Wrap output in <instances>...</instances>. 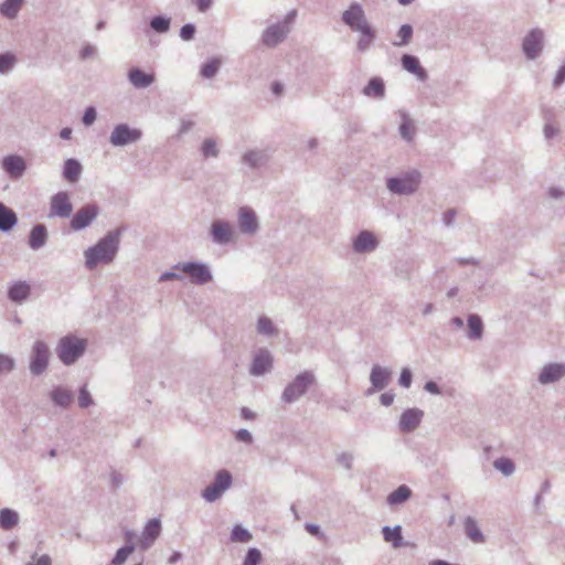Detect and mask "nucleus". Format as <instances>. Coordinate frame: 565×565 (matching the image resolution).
I'll list each match as a JSON object with an SVG mask.
<instances>
[{
    "label": "nucleus",
    "instance_id": "nucleus-42",
    "mask_svg": "<svg viewBox=\"0 0 565 565\" xmlns=\"http://www.w3.org/2000/svg\"><path fill=\"white\" fill-rule=\"evenodd\" d=\"M493 467L500 471L503 476H512L515 471L514 462L507 457H500L493 461Z\"/></svg>",
    "mask_w": 565,
    "mask_h": 565
},
{
    "label": "nucleus",
    "instance_id": "nucleus-37",
    "mask_svg": "<svg viewBox=\"0 0 565 565\" xmlns=\"http://www.w3.org/2000/svg\"><path fill=\"white\" fill-rule=\"evenodd\" d=\"M412 497V490L406 484L399 486L391 492L386 499L388 505H398L406 502Z\"/></svg>",
    "mask_w": 565,
    "mask_h": 565
},
{
    "label": "nucleus",
    "instance_id": "nucleus-40",
    "mask_svg": "<svg viewBox=\"0 0 565 565\" xmlns=\"http://www.w3.org/2000/svg\"><path fill=\"white\" fill-rule=\"evenodd\" d=\"M19 522V514L11 509H2L0 511V527L3 530H11Z\"/></svg>",
    "mask_w": 565,
    "mask_h": 565
},
{
    "label": "nucleus",
    "instance_id": "nucleus-28",
    "mask_svg": "<svg viewBox=\"0 0 565 565\" xmlns=\"http://www.w3.org/2000/svg\"><path fill=\"white\" fill-rule=\"evenodd\" d=\"M362 94L369 98L383 99L385 97V83L379 76L372 77L362 89Z\"/></svg>",
    "mask_w": 565,
    "mask_h": 565
},
{
    "label": "nucleus",
    "instance_id": "nucleus-18",
    "mask_svg": "<svg viewBox=\"0 0 565 565\" xmlns=\"http://www.w3.org/2000/svg\"><path fill=\"white\" fill-rule=\"evenodd\" d=\"M565 377V363L562 362H552L545 364L539 375L537 382L541 385H548L559 382Z\"/></svg>",
    "mask_w": 565,
    "mask_h": 565
},
{
    "label": "nucleus",
    "instance_id": "nucleus-34",
    "mask_svg": "<svg viewBox=\"0 0 565 565\" xmlns=\"http://www.w3.org/2000/svg\"><path fill=\"white\" fill-rule=\"evenodd\" d=\"M17 223L18 217L14 211L0 202V232L11 231Z\"/></svg>",
    "mask_w": 565,
    "mask_h": 565
},
{
    "label": "nucleus",
    "instance_id": "nucleus-50",
    "mask_svg": "<svg viewBox=\"0 0 565 565\" xmlns=\"http://www.w3.org/2000/svg\"><path fill=\"white\" fill-rule=\"evenodd\" d=\"M262 552L256 547L248 548L243 565H258L262 561Z\"/></svg>",
    "mask_w": 565,
    "mask_h": 565
},
{
    "label": "nucleus",
    "instance_id": "nucleus-36",
    "mask_svg": "<svg viewBox=\"0 0 565 565\" xmlns=\"http://www.w3.org/2000/svg\"><path fill=\"white\" fill-rule=\"evenodd\" d=\"M465 525V533L466 535L473 542V543H483L484 542V535L480 531L477 521L467 516L463 522Z\"/></svg>",
    "mask_w": 565,
    "mask_h": 565
},
{
    "label": "nucleus",
    "instance_id": "nucleus-24",
    "mask_svg": "<svg viewBox=\"0 0 565 565\" xmlns=\"http://www.w3.org/2000/svg\"><path fill=\"white\" fill-rule=\"evenodd\" d=\"M270 159V153L265 149L247 150L243 157L242 162L252 169L264 167Z\"/></svg>",
    "mask_w": 565,
    "mask_h": 565
},
{
    "label": "nucleus",
    "instance_id": "nucleus-8",
    "mask_svg": "<svg viewBox=\"0 0 565 565\" xmlns=\"http://www.w3.org/2000/svg\"><path fill=\"white\" fill-rule=\"evenodd\" d=\"M50 356L49 345L42 340H36L32 345L30 354L29 370L31 374L35 376L43 374L49 366Z\"/></svg>",
    "mask_w": 565,
    "mask_h": 565
},
{
    "label": "nucleus",
    "instance_id": "nucleus-22",
    "mask_svg": "<svg viewBox=\"0 0 565 565\" xmlns=\"http://www.w3.org/2000/svg\"><path fill=\"white\" fill-rule=\"evenodd\" d=\"M161 532V523L158 519H151L147 522L143 527L140 537V547L142 550H148L154 541L158 539Z\"/></svg>",
    "mask_w": 565,
    "mask_h": 565
},
{
    "label": "nucleus",
    "instance_id": "nucleus-11",
    "mask_svg": "<svg viewBox=\"0 0 565 565\" xmlns=\"http://www.w3.org/2000/svg\"><path fill=\"white\" fill-rule=\"evenodd\" d=\"M210 235L212 242L217 245L234 243L237 236L234 227L224 220H216L211 224Z\"/></svg>",
    "mask_w": 565,
    "mask_h": 565
},
{
    "label": "nucleus",
    "instance_id": "nucleus-51",
    "mask_svg": "<svg viewBox=\"0 0 565 565\" xmlns=\"http://www.w3.org/2000/svg\"><path fill=\"white\" fill-rule=\"evenodd\" d=\"M94 404V399L89 391L87 390V385H83L78 392V406L81 408H87Z\"/></svg>",
    "mask_w": 565,
    "mask_h": 565
},
{
    "label": "nucleus",
    "instance_id": "nucleus-6",
    "mask_svg": "<svg viewBox=\"0 0 565 565\" xmlns=\"http://www.w3.org/2000/svg\"><path fill=\"white\" fill-rule=\"evenodd\" d=\"M174 269L180 270L189 276L190 282L193 285H206L213 280L210 266L200 262H185L174 265Z\"/></svg>",
    "mask_w": 565,
    "mask_h": 565
},
{
    "label": "nucleus",
    "instance_id": "nucleus-27",
    "mask_svg": "<svg viewBox=\"0 0 565 565\" xmlns=\"http://www.w3.org/2000/svg\"><path fill=\"white\" fill-rule=\"evenodd\" d=\"M397 115L401 119L399 124V135L401 137L407 141L412 142L414 140L415 134H416V127L414 121L411 119L408 113L405 109L397 110Z\"/></svg>",
    "mask_w": 565,
    "mask_h": 565
},
{
    "label": "nucleus",
    "instance_id": "nucleus-47",
    "mask_svg": "<svg viewBox=\"0 0 565 565\" xmlns=\"http://www.w3.org/2000/svg\"><path fill=\"white\" fill-rule=\"evenodd\" d=\"M170 23H171V20L163 15H157L150 20L151 29L158 33L168 32L170 29Z\"/></svg>",
    "mask_w": 565,
    "mask_h": 565
},
{
    "label": "nucleus",
    "instance_id": "nucleus-59",
    "mask_svg": "<svg viewBox=\"0 0 565 565\" xmlns=\"http://www.w3.org/2000/svg\"><path fill=\"white\" fill-rule=\"evenodd\" d=\"M564 83H565V64L558 68L557 73L553 79V87L557 88L561 85H563Z\"/></svg>",
    "mask_w": 565,
    "mask_h": 565
},
{
    "label": "nucleus",
    "instance_id": "nucleus-43",
    "mask_svg": "<svg viewBox=\"0 0 565 565\" xmlns=\"http://www.w3.org/2000/svg\"><path fill=\"white\" fill-rule=\"evenodd\" d=\"M201 153L205 159L216 158L220 153L217 142L213 138H206L201 145Z\"/></svg>",
    "mask_w": 565,
    "mask_h": 565
},
{
    "label": "nucleus",
    "instance_id": "nucleus-16",
    "mask_svg": "<svg viewBox=\"0 0 565 565\" xmlns=\"http://www.w3.org/2000/svg\"><path fill=\"white\" fill-rule=\"evenodd\" d=\"M273 363L271 353L266 349H259L253 356L249 374L252 376H263L271 371Z\"/></svg>",
    "mask_w": 565,
    "mask_h": 565
},
{
    "label": "nucleus",
    "instance_id": "nucleus-64",
    "mask_svg": "<svg viewBox=\"0 0 565 565\" xmlns=\"http://www.w3.org/2000/svg\"><path fill=\"white\" fill-rule=\"evenodd\" d=\"M394 398H395V394L392 393V392H386V393H383L381 396H380V402L383 406H391L394 402Z\"/></svg>",
    "mask_w": 565,
    "mask_h": 565
},
{
    "label": "nucleus",
    "instance_id": "nucleus-4",
    "mask_svg": "<svg viewBox=\"0 0 565 565\" xmlns=\"http://www.w3.org/2000/svg\"><path fill=\"white\" fill-rule=\"evenodd\" d=\"M86 347L85 339L70 334L58 341L56 353L63 364L71 365L84 354Z\"/></svg>",
    "mask_w": 565,
    "mask_h": 565
},
{
    "label": "nucleus",
    "instance_id": "nucleus-21",
    "mask_svg": "<svg viewBox=\"0 0 565 565\" xmlns=\"http://www.w3.org/2000/svg\"><path fill=\"white\" fill-rule=\"evenodd\" d=\"M424 418V412L417 407L407 408L401 414L398 428L402 433L414 431Z\"/></svg>",
    "mask_w": 565,
    "mask_h": 565
},
{
    "label": "nucleus",
    "instance_id": "nucleus-20",
    "mask_svg": "<svg viewBox=\"0 0 565 565\" xmlns=\"http://www.w3.org/2000/svg\"><path fill=\"white\" fill-rule=\"evenodd\" d=\"M379 239L373 232L363 230L352 241V249L356 254H367L379 247Z\"/></svg>",
    "mask_w": 565,
    "mask_h": 565
},
{
    "label": "nucleus",
    "instance_id": "nucleus-58",
    "mask_svg": "<svg viewBox=\"0 0 565 565\" xmlns=\"http://www.w3.org/2000/svg\"><path fill=\"white\" fill-rule=\"evenodd\" d=\"M194 127V121L191 119H181L178 136L181 137L189 132Z\"/></svg>",
    "mask_w": 565,
    "mask_h": 565
},
{
    "label": "nucleus",
    "instance_id": "nucleus-2",
    "mask_svg": "<svg viewBox=\"0 0 565 565\" xmlns=\"http://www.w3.org/2000/svg\"><path fill=\"white\" fill-rule=\"evenodd\" d=\"M422 172L417 169L402 171L395 177L386 179L387 190L396 195H412L420 186Z\"/></svg>",
    "mask_w": 565,
    "mask_h": 565
},
{
    "label": "nucleus",
    "instance_id": "nucleus-3",
    "mask_svg": "<svg viewBox=\"0 0 565 565\" xmlns=\"http://www.w3.org/2000/svg\"><path fill=\"white\" fill-rule=\"evenodd\" d=\"M316 383L317 377L313 371L306 370L300 372L284 388L280 396L281 402L287 405L298 402Z\"/></svg>",
    "mask_w": 565,
    "mask_h": 565
},
{
    "label": "nucleus",
    "instance_id": "nucleus-61",
    "mask_svg": "<svg viewBox=\"0 0 565 565\" xmlns=\"http://www.w3.org/2000/svg\"><path fill=\"white\" fill-rule=\"evenodd\" d=\"M28 565H52L51 557L46 554L41 555L40 557L32 556V561L28 563Z\"/></svg>",
    "mask_w": 565,
    "mask_h": 565
},
{
    "label": "nucleus",
    "instance_id": "nucleus-1",
    "mask_svg": "<svg viewBox=\"0 0 565 565\" xmlns=\"http://www.w3.org/2000/svg\"><path fill=\"white\" fill-rule=\"evenodd\" d=\"M124 228H116L109 231L103 238H100L94 246L88 247L84 252L85 266L92 270L98 264L108 265L115 259L120 244V237Z\"/></svg>",
    "mask_w": 565,
    "mask_h": 565
},
{
    "label": "nucleus",
    "instance_id": "nucleus-38",
    "mask_svg": "<svg viewBox=\"0 0 565 565\" xmlns=\"http://www.w3.org/2000/svg\"><path fill=\"white\" fill-rule=\"evenodd\" d=\"M468 323V338L470 340H479L483 334V323L481 318L478 315L471 313L467 319Z\"/></svg>",
    "mask_w": 565,
    "mask_h": 565
},
{
    "label": "nucleus",
    "instance_id": "nucleus-29",
    "mask_svg": "<svg viewBox=\"0 0 565 565\" xmlns=\"http://www.w3.org/2000/svg\"><path fill=\"white\" fill-rule=\"evenodd\" d=\"M47 241V230L44 224H36L32 227L29 236V246L33 250L42 248Z\"/></svg>",
    "mask_w": 565,
    "mask_h": 565
},
{
    "label": "nucleus",
    "instance_id": "nucleus-63",
    "mask_svg": "<svg viewBox=\"0 0 565 565\" xmlns=\"http://www.w3.org/2000/svg\"><path fill=\"white\" fill-rule=\"evenodd\" d=\"M543 132L546 139H552L558 134V129L555 128L552 124H545Z\"/></svg>",
    "mask_w": 565,
    "mask_h": 565
},
{
    "label": "nucleus",
    "instance_id": "nucleus-55",
    "mask_svg": "<svg viewBox=\"0 0 565 565\" xmlns=\"http://www.w3.org/2000/svg\"><path fill=\"white\" fill-rule=\"evenodd\" d=\"M412 372L409 369L405 367L402 370L398 379V384L405 388H408L412 384Z\"/></svg>",
    "mask_w": 565,
    "mask_h": 565
},
{
    "label": "nucleus",
    "instance_id": "nucleus-5",
    "mask_svg": "<svg viewBox=\"0 0 565 565\" xmlns=\"http://www.w3.org/2000/svg\"><path fill=\"white\" fill-rule=\"evenodd\" d=\"M232 483L233 477L231 472L226 469L218 470L213 482L202 491L201 495L206 502L213 503L232 487Z\"/></svg>",
    "mask_w": 565,
    "mask_h": 565
},
{
    "label": "nucleus",
    "instance_id": "nucleus-9",
    "mask_svg": "<svg viewBox=\"0 0 565 565\" xmlns=\"http://www.w3.org/2000/svg\"><path fill=\"white\" fill-rule=\"evenodd\" d=\"M544 31L540 28L530 30L522 41V52L530 61L536 60L544 49Z\"/></svg>",
    "mask_w": 565,
    "mask_h": 565
},
{
    "label": "nucleus",
    "instance_id": "nucleus-60",
    "mask_svg": "<svg viewBox=\"0 0 565 565\" xmlns=\"http://www.w3.org/2000/svg\"><path fill=\"white\" fill-rule=\"evenodd\" d=\"M548 196L553 200H563L565 198V190L561 186H551L547 191Z\"/></svg>",
    "mask_w": 565,
    "mask_h": 565
},
{
    "label": "nucleus",
    "instance_id": "nucleus-35",
    "mask_svg": "<svg viewBox=\"0 0 565 565\" xmlns=\"http://www.w3.org/2000/svg\"><path fill=\"white\" fill-rule=\"evenodd\" d=\"M8 296L14 302H22L30 296V286L24 281H18L9 288Z\"/></svg>",
    "mask_w": 565,
    "mask_h": 565
},
{
    "label": "nucleus",
    "instance_id": "nucleus-13",
    "mask_svg": "<svg viewBox=\"0 0 565 565\" xmlns=\"http://www.w3.org/2000/svg\"><path fill=\"white\" fill-rule=\"evenodd\" d=\"M73 205L70 195L65 191L57 192L50 201V217L67 218L72 215Z\"/></svg>",
    "mask_w": 565,
    "mask_h": 565
},
{
    "label": "nucleus",
    "instance_id": "nucleus-25",
    "mask_svg": "<svg viewBox=\"0 0 565 565\" xmlns=\"http://www.w3.org/2000/svg\"><path fill=\"white\" fill-rule=\"evenodd\" d=\"M49 395L55 406L64 409L68 408L74 401L73 392L70 388L61 385L54 386L50 391Z\"/></svg>",
    "mask_w": 565,
    "mask_h": 565
},
{
    "label": "nucleus",
    "instance_id": "nucleus-12",
    "mask_svg": "<svg viewBox=\"0 0 565 565\" xmlns=\"http://www.w3.org/2000/svg\"><path fill=\"white\" fill-rule=\"evenodd\" d=\"M391 379V369L382 366L380 364H374L370 372L371 387L366 390L365 395L370 396L377 391L384 390L390 384Z\"/></svg>",
    "mask_w": 565,
    "mask_h": 565
},
{
    "label": "nucleus",
    "instance_id": "nucleus-10",
    "mask_svg": "<svg viewBox=\"0 0 565 565\" xmlns=\"http://www.w3.org/2000/svg\"><path fill=\"white\" fill-rule=\"evenodd\" d=\"M341 20L353 32H358L371 25L363 7L359 2H352L348 9L342 12Z\"/></svg>",
    "mask_w": 565,
    "mask_h": 565
},
{
    "label": "nucleus",
    "instance_id": "nucleus-52",
    "mask_svg": "<svg viewBox=\"0 0 565 565\" xmlns=\"http://www.w3.org/2000/svg\"><path fill=\"white\" fill-rule=\"evenodd\" d=\"M337 461L347 470H351L353 465V455L350 452H341L338 455Z\"/></svg>",
    "mask_w": 565,
    "mask_h": 565
},
{
    "label": "nucleus",
    "instance_id": "nucleus-23",
    "mask_svg": "<svg viewBox=\"0 0 565 565\" xmlns=\"http://www.w3.org/2000/svg\"><path fill=\"white\" fill-rule=\"evenodd\" d=\"M129 83L137 89L147 88L154 83V74L146 73L139 67H131L127 74Z\"/></svg>",
    "mask_w": 565,
    "mask_h": 565
},
{
    "label": "nucleus",
    "instance_id": "nucleus-41",
    "mask_svg": "<svg viewBox=\"0 0 565 565\" xmlns=\"http://www.w3.org/2000/svg\"><path fill=\"white\" fill-rule=\"evenodd\" d=\"M256 330L259 334L273 337L278 333L277 328L274 326L273 321L266 317L262 316L257 320Z\"/></svg>",
    "mask_w": 565,
    "mask_h": 565
},
{
    "label": "nucleus",
    "instance_id": "nucleus-48",
    "mask_svg": "<svg viewBox=\"0 0 565 565\" xmlns=\"http://www.w3.org/2000/svg\"><path fill=\"white\" fill-rule=\"evenodd\" d=\"M220 66V60L213 58L202 65L200 74L205 78H213L217 74Z\"/></svg>",
    "mask_w": 565,
    "mask_h": 565
},
{
    "label": "nucleus",
    "instance_id": "nucleus-19",
    "mask_svg": "<svg viewBox=\"0 0 565 565\" xmlns=\"http://www.w3.org/2000/svg\"><path fill=\"white\" fill-rule=\"evenodd\" d=\"M0 167L11 179L19 180L25 173L26 162L19 154H8L2 158Z\"/></svg>",
    "mask_w": 565,
    "mask_h": 565
},
{
    "label": "nucleus",
    "instance_id": "nucleus-39",
    "mask_svg": "<svg viewBox=\"0 0 565 565\" xmlns=\"http://www.w3.org/2000/svg\"><path fill=\"white\" fill-rule=\"evenodd\" d=\"M413 33H414V30L411 24L401 25L392 44L396 47H402V46L408 45L413 39Z\"/></svg>",
    "mask_w": 565,
    "mask_h": 565
},
{
    "label": "nucleus",
    "instance_id": "nucleus-17",
    "mask_svg": "<svg viewBox=\"0 0 565 565\" xmlns=\"http://www.w3.org/2000/svg\"><path fill=\"white\" fill-rule=\"evenodd\" d=\"M237 223L239 231L245 235L254 236L259 230L257 215L248 206L238 210Z\"/></svg>",
    "mask_w": 565,
    "mask_h": 565
},
{
    "label": "nucleus",
    "instance_id": "nucleus-26",
    "mask_svg": "<svg viewBox=\"0 0 565 565\" xmlns=\"http://www.w3.org/2000/svg\"><path fill=\"white\" fill-rule=\"evenodd\" d=\"M402 67L408 73L415 75L419 81L425 82L428 74L424 67L420 66L419 60L411 54H404L401 58Z\"/></svg>",
    "mask_w": 565,
    "mask_h": 565
},
{
    "label": "nucleus",
    "instance_id": "nucleus-15",
    "mask_svg": "<svg viewBox=\"0 0 565 565\" xmlns=\"http://www.w3.org/2000/svg\"><path fill=\"white\" fill-rule=\"evenodd\" d=\"M99 207L96 204H86L78 209L71 220V227L74 231H82L93 223L98 216Z\"/></svg>",
    "mask_w": 565,
    "mask_h": 565
},
{
    "label": "nucleus",
    "instance_id": "nucleus-33",
    "mask_svg": "<svg viewBox=\"0 0 565 565\" xmlns=\"http://www.w3.org/2000/svg\"><path fill=\"white\" fill-rule=\"evenodd\" d=\"M358 33L356 50L361 53L369 51L376 39V31L370 25Z\"/></svg>",
    "mask_w": 565,
    "mask_h": 565
},
{
    "label": "nucleus",
    "instance_id": "nucleus-49",
    "mask_svg": "<svg viewBox=\"0 0 565 565\" xmlns=\"http://www.w3.org/2000/svg\"><path fill=\"white\" fill-rule=\"evenodd\" d=\"M15 366V360L12 356L0 353V375L11 373Z\"/></svg>",
    "mask_w": 565,
    "mask_h": 565
},
{
    "label": "nucleus",
    "instance_id": "nucleus-62",
    "mask_svg": "<svg viewBox=\"0 0 565 565\" xmlns=\"http://www.w3.org/2000/svg\"><path fill=\"white\" fill-rule=\"evenodd\" d=\"M455 217H456V210H454V209L447 210L443 214V223H444V225L451 226L454 224Z\"/></svg>",
    "mask_w": 565,
    "mask_h": 565
},
{
    "label": "nucleus",
    "instance_id": "nucleus-53",
    "mask_svg": "<svg viewBox=\"0 0 565 565\" xmlns=\"http://www.w3.org/2000/svg\"><path fill=\"white\" fill-rule=\"evenodd\" d=\"M195 34V26L192 23L184 24L180 30V38L183 41H191Z\"/></svg>",
    "mask_w": 565,
    "mask_h": 565
},
{
    "label": "nucleus",
    "instance_id": "nucleus-46",
    "mask_svg": "<svg viewBox=\"0 0 565 565\" xmlns=\"http://www.w3.org/2000/svg\"><path fill=\"white\" fill-rule=\"evenodd\" d=\"M253 539L250 532L242 525H235L231 532V541L238 543H248Z\"/></svg>",
    "mask_w": 565,
    "mask_h": 565
},
{
    "label": "nucleus",
    "instance_id": "nucleus-45",
    "mask_svg": "<svg viewBox=\"0 0 565 565\" xmlns=\"http://www.w3.org/2000/svg\"><path fill=\"white\" fill-rule=\"evenodd\" d=\"M17 64V57L11 52L0 54V74L10 73Z\"/></svg>",
    "mask_w": 565,
    "mask_h": 565
},
{
    "label": "nucleus",
    "instance_id": "nucleus-57",
    "mask_svg": "<svg viewBox=\"0 0 565 565\" xmlns=\"http://www.w3.org/2000/svg\"><path fill=\"white\" fill-rule=\"evenodd\" d=\"M97 53V49L96 46L92 45V44H86L85 46H83V49L81 50L79 52V57L82 60H87L89 57H93L95 56Z\"/></svg>",
    "mask_w": 565,
    "mask_h": 565
},
{
    "label": "nucleus",
    "instance_id": "nucleus-54",
    "mask_svg": "<svg viewBox=\"0 0 565 565\" xmlns=\"http://www.w3.org/2000/svg\"><path fill=\"white\" fill-rule=\"evenodd\" d=\"M96 117H97V113H96L95 107L89 106L84 111L83 124L85 126H92L95 122Z\"/></svg>",
    "mask_w": 565,
    "mask_h": 565
},
{
    "label": "nucleus",
    "instance_id": "nucleus-44",
    "mask_svg": "<svg viewBox=\"0 0 565 565\" xmlns=\"http://www.w3.org/2000/svg\"><path fill=\"white\" fill-rule=\"evenodd\" d=\"M135 548L136 547L134 543L126 544L125 546L120 547L111 559L110 565H122L129 555L135 551Z\"/></svg>",
    "mask_w": 565,
    "mask_h": 565
},
{
    "label": "nucleus",
    "instance_id": "nucleus-14",
    "mask_svg": "<svg viewBox=\"0 0 565 565\" xmlns=\"http://www.w3.org/2000/svg\"><path fill=\"white\" fill-rule=\"evenodd\" d=\"M290 32V28L286 23H273L268 25L262 33V43L267 47H276L280 44Z\"/></svg>",
    "mask_w": 565,
    "mask_h": 565
},
{
    "label": "nucleus",
    "instance_id": "nucleus-56",
    "mask_svg": "<svg viewBox=\"0 0 565 565\" xmlns=\"http://www.w3.org/2000/svg\"><path fill=\"white\" fill-rule=\"evenodd\" d=\"M235 439L237 441H242V443H245V444H252L253 443V435L250 434L249 430H247L245 428H242V429H238L235 433Z\"/></svg>",
    "mask_w": 565,
    "mask_h": 565
},
{
    "label": "nucleus",
    "instance_id": "nucleus-7",
    "mask_svg": "<svg viewBox=\"0 0 565 565\" xmlns=\"http://www.w3.org/2000/svg\"><path fill=\"white\" fill-rule=\"evenodd\" d=\"M142 138L139 128L130 127L128 124L116 125L109 135V143L115 148H124L138 142Z\"/></svg>",
    "mask_w": 565,
    "mask_h": 565
},
{
    "label": "nucleus",
    "instance_id": "nucleus-30",
    "mask_svg": "<svg viewBox=\"0 0 565 565\" xmlns=\"http://www.w3.org/2000/svg\"><path fill=\"white\" fill-rule=\"evenodd\" d=\"M26 0H3L0 3V15L8 20L18 18Z\"/></svg>",
    "mask_w": 565,
    "mask_h": 565
},
{
    "label": "nucleus",
    "instance_id": "nucleus-31",
    "mask_svg": "<svg viewBox=\"0 0 565 565\" xmlns=\"http://www.w3.org/2000/svg\"><path fill=\"white\" fill-rule=\"evenodd\" d=\"M83 168L78 160L70 158L63 164V178L70 182L75 183L79 180Z\"/></svg>",
    "mask_w": 565,
    "mask_h": 565
},
{
    "label": "nucleus",
    "instance_id": "nucleus-32",
    "mask_svg": "<svg viewBox=\"0 0 565 565\" xmlns=\"http://www.w3.org/2000/svg\"><path fill=\"white\" fill-rule=\"evenodd\" d=\"M382 534L383 540L386 543H390L394 548H399L404 545L401 525H395L393 527L385 525L382 527Z\"/></svg>",
    "mask_w": 565,
    "mask_h": 565
}]
</instances>
